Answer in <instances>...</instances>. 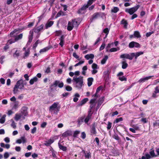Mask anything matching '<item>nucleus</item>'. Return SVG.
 Here are the masks:
<instances>
[{
  "mask_svg": "<svg viewBox=\"0 0 159 159\" xmlns=\"http://www.w3.org/2000/svg\"><path fill=\"white\" fill-rule=\"evenodd\" d=\"M73 80L77 84L76 87L78 89H80L83 85V77L80 76L78 78H76L74 77Z\"/></svg>",
  "mask_w": 159,
  "mask_h": 159,
  "instance_id": "f257e3e1",
  "label": "nucleus"
},
{
  "mask_svg": "<svg viewBox=\"0 0 159 159\" xmlns=\"http://www.w3.org/2000/svg\"><path fill=\"white\" fill-rule=\"evenodd\" d=\"M104 14V13L101 12H97L94 13L92 16L91 18L90 19V20L91 22H92L94 20L97 19L100 17H102Z\"/></svg>",
  "mask_w": 159,
  "mask_h": 159,
  "instance_id": "f03ea898",
  "label": "nucleus"
},
{
  "mask_svg": "<svg viewBox=\"0 0 159 159\" xmlns=\"http://www.w3.org/2000/svg\"><path fill=\"white\" fill-rule=\"evenodd\" d=\"M139 7L140 6L139 5H137L136 6L129 9H126L125 10V11L126 12L129 13L130 15H132L134 12L137 11L139 8Z\"/></svg>",
  "mask_w": 159,
  "mask_h": 159,
  "instance_id": "7ed1b4c3",
  "label": "nucleus"
},
{
  "mask_svg": "<svg viewBox=\"0 0 159 159\" xmlns=\"http://www.w3.org/2000/svg\"><path fill=\"white\" fill-rule=\"evenodd\" d=\"M57 104L56 102H54L49 107V111L51 112H52L53 111H55L54 113H57L59 111V110L57 108Z\"/></svg>",
  "mask_w": 159,
  "mask_h": 159,
  "instance_id": "20e7f679",
  "label": "nucleus"
},
{
  "mask_svg": "<svg viewBox=\"0 0 159 159\" xmlns=\"http://www.w3.org/2000/svg\"><path fill=\"white\" fill-rule=\"evenodd\" d=\"M23 82V80H20L17 82L16 84L15 85L13 90L14 94H15L17 93L18 91V89L19 88Z\"/></svg>",
  "mask_w": 159,
  "mask_h": 159,
  "instance_id": "39448f33",
  "label": "nucleus"
},
{
  "mask_svg": "<svg viewBox=\"0 0 159 159\" xmlns=\"http://www.w3.org/2000/svg\"><path fill=\"white\" fill-rule=\"evenodd\" d=\"M133 55H134V54L132 53H131L130 54L127 53L122 54L120 56V58H126L132 60L133 59Z\"/></svg>",
  "mask_w": 159,
  "mask_h": 159,
  "instance_id": "423d86ee",
  "label": "nucleus"
},
{
  "mask_svg": "<svg viewBox=\"0 0 159 159\" xmlns=\"http://www.w3.org/2000/svg\"><path fill=\"white\" fill-rule=\"evenodd\" d=\"M139 48L140 47V44L136 42L132 41L130 42L129 44V47L130 48H133L134 47Z\"/></svg>",
  "mask_w": 159,
  "mask_h": 159,
  "instance_id": "0eeeda50",
  "label": "nucleus"
},
{
  "mask_svg": "<svg viewBox=\"0 0 159 159\" xmlns=\"http://www.w3.org/2000/svg\"><path fill=\"white\" fill-rule=\"evenodd\" d=\"M96 125L95 123L92 124V127L90 129V133L92 135H96L97 134V132L96 131Z\"/></svg>",
  "mask_w": 159,
  "mask_h": 159,
  "instance_id": "6e6552de",
  "label": "nucleus"
},
{
  "mask_svg": "<svg viewBox=\"0 0 159 159\" xmlns=\"http://www.w3.org/2000/svg\"><path fill=\"white\" fill-rule=\"evenodd\" d=\"M44 26L43 24H41L39 26L33 29V30L35 33L40 34V32L43 29Z\"/></svg>",
  "mask_w": 159,
  "mask_h": 159,
  "instance_id": "1a4fd4ad",
  "label": "nucleus"
},
{
  "mask_svg": "<svg viewBox=\"0 0 159 159\" xmlns=\"http://www.w3.org/2000/svg\"><path fill=\"white\" fill-rule=\"evenodd\" d=\"M26 142L27 139L25 138V136H24L21 137L20 139H17L16 143L19 144H20L21 143H26Z\"/></svg>",
  "mask_w": 159,
  "mask_h": 159,
  "instance_id": "9d476101",
  "label": "nucleus"
},
{
  "mask_svg": "<svg viewBox=\"0 0 159 159\" xmlns=\"http://www.w3.org/2000/svg\"><path fill=\"white\" fill-rule=\"evenodd\" d=\"M72 132L70 130H68L62 134V137H66L68 136H72Z\"/></svg>",
  "mask_w": 159,
  "mask_h": 159,
  "instance_id": "9b49d317",
  "label": "nucleus"
},
{
  "mask_svg": "<svg viewBox=\"0 0 159 159\" xmlns=\"http://www.w3.org/2000/svg\"><path fill=\"white\" fill-rule=\"evenodd\" d=\"M96 100V98L92 99L90 100L89 102V103L90 104L89 107L90 108L93 109L95 107L97 103Z\"/></svg>",
  "mask_w": 159,
  "mask_h": 159,
  "instance_id": "f8f14e48",
  "label": "nucleus"
},
{
  "mask_svg": "<svg viewBox=\"0 0 159 159\" xmlns=\"http://www.w3.org/2000/svg\"><path fill=\"white\" fill-rule=\"evenodd\" d=\"M82 152H83L84 154V156L86 159H89L91 157V153H90L89 150V151H85L84 149L82 150Z\"/></svg>",
  "mask_w": 159,
  "mask_h": 159,
  "instance_id": "ddd939ff",
  "label": "nucleus"
},
{
  "mask_svg": "<svg viewBox=\"0 0 159 159\" xmlns=\"http://www.w3.org/2000/svg\"><path fill=\"white\" fill-rule=\"evenodd\" d=\"M154 77V76H150L148 77H146L144 78H142L140 79L139 81L138 82L140 83H143L144 82H145L148 80L149 79L151 78L152 77Z\"/></svg>",
  "mask_w": 159,
  "mask_h": 159,
  "instance_id": "4468645a",
  "label": "nucleus"
},
{
  "mask_svg": "<svg viewBox=\"0 0 159 159\" xmlns=\"http://www.w3.org/2000/svg\"><path fill=\"white\" fill-rule=\"evenodd\" d=\"M120 24L123 25L124 28L125 29L127 28L128 23L127 20L124 19H122L120 21Z\"/></svg>",
  "mask_w": 159,
  "mask_h": 159,
  "instance_id": "2eb2a0df",
  "label": "nucleus"
},
{
  "mask_svg": "<svg viewBox=\"0 0 159 159\" xmlns=\"http://www.w3.org/2000/svg\"><path fill=\"white\" fill-rule=\"evenodd\" d=\"M33 31H32L31 30H30V34L29 36V40L28 41V42H27L28 44H30L32 41L33 39Z\"/></svg>",
  "mask_w": 159,
  "mask_h": 159,
  "instance_id": "dca6fc26",
  "label": "nucleus"
},
{
  "mask_svg": "<svg viewBox=\"0 0 159 159\" xmlns=\"http://www.w3.org/2000/svg\"><path fill=\"white\" fill-rule=\"evenodd\" d=\"M27 107H23L21 108V113L24 116H26L27 115Z\"/></svg>",
  "mask_w": 159,
  "mask_h": 159,
  "instance_id": "f3484780",
  "label": "nucleus"
},
{
  "mask_svg": "<svg viewBox=\"0 0 159 159\" xmlns=\"http://www.w3.org/2000/svg\"><path fill=\"white\" fill-rule=\"evenodd\" d=\"M104 97L100 98L98 101V105L96 108V110L98 109L102 103H103L104 101Z\"/></svg>",
  "mask_w": 159,
  "mask_h": 159,
  "instance_id": "a211bd4d",
  "label": "nucleus"
},
{
  "mask_svg": "<svg viewBox=\"0 0 159 159\" xmlns=\"http://www.w3.org/2000/svg\"><path fill=\"white\" fill-rule=\"evenodd\" d=\"M132 53L134 54V55H133V58L135 57V59H137L138 57L140 55L143 54V52L140 51L137 52L136 53L132 52Z\"/></svg>",
  "mask_w": 159,
  "mask_h": 159,
  "instance_id": "6ab92c4d",
  "label": "nucleus"
},
{
  "mask_svg": "<svg viewBox=\"0 0 159 159\" xmlns=\"http://www.w3.org/2000/svg\"><path fill=\"white\" fill-rule=\"evenodd\" d=\"M74 27V25L72 22L69 21L68 24L67 30L69 31H71Z\"/></svg>",
  "mask_w": 159,
  "mask_h": 159,
  "instance_id": "aec40b11",
  "label": "nucleus"
},
{
  "mask_svg": "<svg viewBox=\"0 0 159 159\" xmlns=\"http://www.w3.org/2000/svg\"><path fill=\"white\" fill-rule=\"evenodd\" d=\"M64 38L65 37L64 35H63L61 36L60 38L59 39V40L60 41V42L59 44L62 47H63L64 45L65 42Z\"/></svg>",
  "mask_w": 159,
  "mask_h": 159,
  "instance_id": "412c9836",
  "label": "nucleus"
},
{
  "mask_svg": "<svg viewBox=\"0 0 159 159\" xmlns=\"http://www.w3.org/2000/svg\"><path fill=\"white\" fill-rule=\"evenodd\" d=\"M88 100L89 99L88 98H84L80 101V102L78 104V106H82L85 104L88 101Z\"/></svg>",
  "mask_w": 159,
  "mask_h": 159,
  "instance_id": "4be33fe9",
  "label": "nucleus"
},
{
  "mask_svg": "<svg viewBox=\"0 0 159 159\" xmlns=\"http://www.w3.org/2000/svg\"><path fill=\"white\" fill-rule=\"evenodd\" d=\"M53 21H50L48 22L46 24L45 28L48 29V28L51 27L53 24Z\"/></svg>",
  "mask_w": 159,
  "mask_h": 159,
  "instance_id": "5701e85b",
  "label": "nucleus"
},
{
  "mask_svg": "<svg viewBox=\"0 0 159 159\" xmlns=\"http://www.w3.org/2000/svg\"><path fill=\"white\" fill-rule=\"evenodd\" d=\"M38 80V78L36 77L35 76L30 80L29 82L30 84L31 85H32L34 84V82L37 81Z\"/></svg>",
  "mask_w": 159,
  "mask_h": 159,
  "instance_id": "b1692460",
  "label": "nucleus"
},
{
  "mask_svg": "<svg viewBox=\"0 0 159 159\" xmlns=\"http://www.w3.org/2000/svg\"><path fill=\"white\" fill-rule=\"evenodd\" d=\"M94 57V55L92 54H87L84 57L87 59L89 60V59H93Z\"/></svg>",
  "mask_w": 159,
  "mask_h": 159,
  "instance_id": "393cba45",
  "label": "nucleus"
},
{
  "mask_svg": "<svg viewBox=\"0 0 159 159\" xmlns=\"http://www.w3.org/2000/svg\"><path fill=\"white\" fill-rule=\"evenodd\" d=\"M88 85L89 87L92 84L93 79L92 77L89 78L88 79Z\"/></svg>",
  "mask_w": 159,
  "mask_h": 159,
  "instance_id": "a878e982",
  "label": "nucleus"
},
{
  "mask_svg": "<svg viewBox=\"0 0 159 159\" xmlns=\"http://www.w3.org/2000/svg\"><path fill=\"white\" fill-rule=\"evenodd\" d=\"M59 148L64 151H66L67 150V147L61 145L60 143H58Z\"/></svg>",
  "mask_w": 159,
  "mask_h": 159,
  "instance_id": "bb28decb",
  "label": "nucleus"
},
{
  "mask_svg": "<svg viewBox=\"0 0 159 159\" xmlns=\"http://www.w3.org/2000/svg\"><path fill=\"white\" fill-rule=\"evenodd\" d=\"M118 128L120 131H121L122 130H124L126 132H128V131L126 130V128L124 125H119L118 126Z\"/></svg>",
  "mask_w": 159,
  "mask_h": 159,
  "instance_id": "cd10ccee",
  "label": "nucleus"
},
{
  "mask_svg": "<svg viewBox=\"0 0 159 159\" xmlns=\"http://www.w3.org/2000/svg\"><path fill=\"white\" fill-rule=\"evenodd\" d=\"M23 35L22 34H20L17 36H15V41H17L21 39L22 38Z\"/></svg>",
  "mask_w": 159,
  "mask_h": 159,
  "instance_id": "c85d7f7f",
  "label": "nucleus"
},
{
  "mask_svg": "<svg viewBox=\"0 0 159 159\" xmlns=\"http://www.w3.org/2000/svg\"><path fill=\"white\" fill-rule=\"evenodd\" d=\"M92 116L90 115H88L84 120V122L85 124H88L89 120L91 119Z\"/></svg>",
  "mask_w": 159,
  "mask_h": 159,
  "instance_id": "c756f323",
  "label": "nucleus"
},
{
  "mask_svg": "<svg viewBox=\"0 0 159 159\" xmlns=\"http://www.w3.org/2000/svg\"><path fill=\"white\" fill-rule=\"evenodd\" d=\"M122 65V68L123 69H125L128 66V64L126 63L125 61H123L121 62Z\"/></svg>",
  "mask_w": 159,
  "mask_h": 159,
  "instance_id": "7c9ffc66",
  "label": "nucleus"
},
{
  "mask_svg": "<svg viewBox=\"0 0 159 159\" xmlns=\"http://www.w3.org/2000/svg\"><path fill=\"white\" fill-rule=\"evenodd\" d=\"M134 37L139 38L141 37V35L139 31H134Z\"/></svg>",
  "mask_w": 159,
  "mask_h": 159,
  "instance_id": "2f4dec72",
  "label": "nucleus"
},
{
  "mask_svg": "<svg viewBox=\"0 0 159 159\" xmlns=\"http://www.w3.org/2000/svg\"><path fill=\"white\" fill-rule=\"evenodd\" d=\"M21 117V115L20 114H16L14 117V119L16 121H18Z\"/></svg>",
  "mask_w": 159,
  "mask_h": 159,
  "instance_id": "473e14b6",
  "label": "nucleus"
},
{
  "mask_svg": "<svg viewBox=\"0 0 159 159\" xmlns=\"http://www.w3.org/2000/svg\"><path fill=\"white\" fill-rule=\"evenodd\" d=\"M119 10V9L117 7H114L113 9H111V12L116 13Z\"/></svg>",
  "mask_w": 159,
  "mask_h": 159,
  "instance_id": "72a5a7b5",
  "label": "nucleus"
},
{
  "mask_svg": "<svg viewBox=\"0 0 159 159\" xmlns=\"http://www.w3.org/2000/svg\"><path fill=\"white\" fill-rule=\"evenodd\" d=\"M108 59V56L107 55L105 56L101 60V63L102 64H105Z\"/></svg>",
  "mask_w": 159,
  "mask_h": 159,
  "instance_id": "f704fd0d",
  "label": "nucleus"
},
{
  "mask_svg": "<svg viewBox=\"0 0 159 159\" xmlns=\"http://www.w3.org/2000/svg\"><path fill=\"white\" fill-rule=\"evenodd\" d=\"M75 97L73 98V101L75 102H76L78 100V98L77 97H79L80 95L78 93H76L75 95Z\"/></svg>",
  "mask_w": 159,
  "mask_h": 159,
  "instance_id": "c9c22d12",
  "label": "nucleus"
},
{
  "mask_svg": "<svg viewBox=\"0 0 159 159\" xmlns=\"http://www.w3.org/2000/svg\"><path fill=\"white\" fill-rule=\"evenodd\" d=\"M80 131L79 130H76L74 132L73 136L74 138H77L78 135L80 133Z\"/></svg>",
  "mask_w": 159,
  "mask_h": 159,
  "instance_id": "e433bc0d",
  "label": "nucleus"
},
{
  "mask_svg": "<svg viewBox=\"0 0 159 159\" xmlns=\"http://www.w3.org/2000/svg\"><path fill=\"white\" fill-rule=\"evenodd\" d=\"M19 30V29L18 30L17 29H15L13 31H11L10 33V36L11 37H15V36H14L15 35H14V34L16 32L18 31Z\"/></svg>",
  "mask_w": 159,
  "mask_h": 159,
  "instance_id": "4c0bfd02",
  "label": "nucleus"
},
{
  "mask_svg": "<svg viewBox=\"0 0 159 159\" xmlns=\"http://www.w3.org/2000/svg\"><path fill=\"white\" fill-rule=\"evenodd\" d=\"M71 22L73 23L74 26H78L79 25V22L75 19L72 20Z\"/></svg>",
  "mask_w": 159,
  "mask_h": 159,
  "instance_id": "58836bf2",
  "label": "nucleus"
},
{
  "mask_svg": "<svg viewBox=\"0 0 159 159\" xmlns=\"http://www.w3.org/2000/svg\"><path fill=\"white\" fill-rule=\"evenodd\" d=\"M6 116L5 115H3L1 118L0 119V123L2 124H3L5 121V117Z\"/></svg>",
  "mask_w": 159,
  "mask_h": 159,
  "instance_id": "ea45409f",
  "label": "nucleus"
},
{
  "mask_svg": "<svg viewBox=\"0 0 159 159\" xmlns=\"http://www.w3.org/2000/svg\"><path fill=\"white\" fill-rule=\"evenodd\" d=\"M50 48H49L48 47H47L41 49L39 51V52L40 53H41L42 52H45L46 51H48V50H49L50 49Z\"/></svg>",
  "mask_w": 159,
  "mask_h": 159,
  "instance_id": "a19ab883",
  "label": "nucleus"
},
{
  "mask_svg": "<svg viewBox=\"0 0 159 159\" xmlns=\"http://www.w3.org/2000/svg\"><path fill=\"white\" fill-rule=\"evenodd\" d=\"M20 55V53L17 50H16L15 52L13 54V57L15 58L18 57Z\"/></svg>",
  "mask_w": 159,
  "mask_h": 159,
  "instance_id": "79ce46f5",
  "label": "nucleus"
},
{
  "mask_svg": "<svg viewBox=\"0 0 159 159\" xmlns=\"http://www.w3.org/2000/svg\"><path fill=\"white\" fill-rule=\"evenodd\" d=\"M65 15L64 13L62 11H60L57 14V17H59L61 16H64Z\"/></svg>",
  "mask_w": 159,
  "mask_h": 159,
  "instance_id": "37998d69",
  "label": "nucleus"
},
{
  "mask_svg": "<svg viewBox=\"0 0 159 159\" xmlns=\"http://www.w3.org/2000/svg\"><path fill=\"white\" fill-rule=\"evenodd\" d=\"M39 40L38 39L35 42L33 46V48L34 49H35L36 48L38 44L39 43Z\"/></svg>",
  "mask_w": 159,
  "mask_h": 159,
  "instance_id": "c03bdc74",
  "label": "nucleus"
},
{
  "mask_svg": "<svg viewBox=\"0 0 159 159\" xmlns=\"http://www.w3.org/2000/svg\"><path fill=\"white\" fill-rule=\"evenodd\" d=\"M153 126L155 127L158 126L159 128V120H158L153 123Z\"/></svg>",
  "mask_w": 159,
  "mask_h": 159,
  "instance_id": "a18cd8bd",
  "label": "nucleus"
},
{
  "mask_svg": "<svg viewBox=\"0 0 159 159\" xmlns=\"http://www.w3.org/2000/svg\"><path fill=\"white\" fill-rule=\"evenodd\" d=\"M112 124L110 121H108L107 125V130L110 129L112 126Z\"/></svg>",
  "mask_w": 159,
  "mask_h": 159,
  "instance_id": "49530a36",
  "label": "nucleus"
},
{
  "mask_svg": "<svg viewBox=\"0 0 159 159\" xmlns=\"http://www.w3.org/2000/svg\"><path fill=\"white\" fill-rule=\"evenodd\" d=\"M110 30L108 28H106L103 30V32L106 34H108Z\"/></svg>",
  "mask_w": 159,
  "mask_h": 159,
  "instance_id": "de8ad7c7",
  "label": "nucleus"
},
{
  "mask_svg": "<svg viewBox=\"0 0 159 159\" xmlns=\"http://www.w3.org/2000/svg\"><path fill=\"white\" fill-rule=\"evenodd\" d=\"M119 79L121 81L127 80V78L125 77L124 76H123L122 77H119Z\"/></svg>",
  "mask_w": 159,
  "mask_h": 159,
  "instance_id": "09e8293b",
  "label": "nucleus"
},
{
  "mask_svg": "<svg viewBox=\"0 0 159 159\" xmlns=\"http://www.w3.org/2000/svg\"><path fill=\"white\" fill-rule=\"evenodd\" d=\"M84 117H81L79 118L78 120V122L79 123L82 122L84 121Z\"/></svg>",
  "mask_w": 159,
  "mask_h": 159,
  "instance_id": "8fccbe9b",
  "label": "nucleus"
},
{
  "mask_svg": "<svg viewBox=\"0 0 159 159\" xmlns=\"http://www.w3.org/2000/svg\"><path fill=\"white\" fill-rule=\"evenodd\" d=\"M88 7V5H87L86 4H85L80 9V10H82V11H84Z\"/></svg>",
  "mask_w": 159,
  "mask_h": 159,
  "instance_id": "3c124183",
  "label": "nucleus"
},
{
  "mask_svg": "<svg viewBox=\"0 0 159 159\" xmlns=\"http://www.w3.org/2000/svg\"><path fill=\"white\" fill-rule=\"evenodd\" d=\"M149 153H150V155L152 157H156L157 156V155H156L155 154V153H154V150H151L150 152Z\"/></svg>",
  "mask_w": 159,
  "mask_h": 159,
  "instance_id": "603ef678",
  "label": "nucleus"
},
{
  "mask_svg": "<svg viewBox=\"0 0 159 159\" xmlns=\"http://www.w3.org/2000/svg\"><path fill=\"white\" fill-rule=\"evenodd\" d=\"M52 149H51L50 151H51L52 152V155L53 157L56 158L57 157V156L55 154V152L53 150V148L52 147H51Z\"/></svg>",
  "mask_w": 159,
  "mask_h": 159,
  "instance_id": "864d4df0",
  "label": "nucleus"
},
{
  "mask_svg": "<svg viewBox=\"0 0 159 159\" xmlns=\"http://www.w3.org/2000/svg\"><path fill=\"white\" fill-rule=\"evenodd\" d=\"M65 89L66 91H71L72 89V88L71 86H70L69 85L66 86V87Z\"/></svg>",
  "mask_w": 159,
  "mask_h": 159,
  "instance_id": "5fc2aeb1",
  "label": "nucleus"
},
{
  "mask_svg": "<svg viewBox=\"0 0 159 159\" xmlns=\"http://www.w3.org/2000/svg\"><path fill=\"white\" fill-rule=\"evenodd\" d=\"M140 121L141 122L143 123L144 124L148 122L147 118H142L141 119Z\"/></svg>",
  "mask_w": 159,
  "mask_h": 159,
  "instance_id": "6e6d98bb",
  "label": "nucleus"
},
{
  "mask_svg": "<svg viewBox=\"0 0 159 159\" xmlns=\"http://www.w3.org/2000/svg\"><path fill=\"white\" fill-rule=\"evenodd\" d=\"M113 138H114L115 139H116V140H118L119 139V136L116 134H114V135L113 136Z\"/></svg>",
  "mask_w": 159,
  "mask_h": 159,
  "instance_id": "4d7b16f0",
  "label": "nucleus"
},
{
  "mask_svg": "<svg viewBox=\"0 0 159 159\" xmlns=\"http://www.w3.org/2000/svg\"><path fill=\"white\" fill-rule=\"evenodd\" d=\"M59 82H60L58 80H55L53 84L52 85V86H55V87H56L58 85V84Z\"/></svg>",
  "mask_w": 159,
  "mask_h": 159,
  "instance_id": "13d9d810",
  "label": "nucleus"
},
{
  "mask_svg": "<svg viewBox=\"0 0 159 159\" xmlns=\"http://www.w3.org/2000/svg\"><path fill=\"white\" fill-rule=\"evenodd\" d=\"M86 137V134L84 132H83L81 133V137L83 139H84Z\"/></svg>",
  "mask_w": 159,
  "mask_h": 159,
  "instance_id": "bf43d9fd",
  "label": "nucleus"
},
{
  "mask_svg": "<svg viewBox=\"0 0 159 159\" xmlns=\"http://www.w3.org/2000/svg\"><path fill=\"white\" fill-rule=\"evenodd\" d=\"M92 68L93 70H95L98 69V65L95 63L93 64L92 66Z\"/></svg>",
  "mask_w": 159,
  "mask_h": 159,
  "instance_id": "052dcab7",
  "label": "nucleus"
},
{
  "mask_svg": "<svg viewBox=\"0 0 159 159\" xmlns=\"http://www.w3.org/2000/svg\"><path fill=\"white\" fill-rule=\"evenodd\" d=\"M5 56L2 55L1 56L0 58V63L1 64H2L4 62L3 60L5 58Z\"/></svg>",
  "mask_w": 159,
  "mask_h": 159,
  "instance_id": "680f3d73",
  "label": "nucleus"
},
{
  "mask_svg": "<svg viewBox=\"0 0 159 159\" xmlns=\"http://www.w3.org/2000/svg\"><path fill=\"white\" fill-rule=\"evenodd\" d=\"M117 51V49L116 48H113L110 49L108 52H115Z\"/></svg>",
  "mask_w": 159,
  "mask_h": 159,
  "instance_id": "e2e57ef3",
  "label": "nucleus"
},
{
  "mask_svg": "<svg viewBox=\"0 0 159 159\" xmlns=\"http://www.w3.org/2000/svg\"><path fill=\"white\" fill-rule=\"evenodd\" d=\"M105 46V43H102V44L101 45V47L100 48L99 50L100 51H101V50H103Z\"/></svg>",
  "mask_w": 159,
  "mask_h": 159,
  "instance_id": "0e129e2a",
  "label": "nucleus"
},
{
  "mask_svg": "<svg viewBox=\"0 0 159 159\" xmlns=\"http://www.w3.org/2000/svg\"><path fill=\"white\" fill-rule=\"evenodd\" d=\"M123 120L122 117H120L119 118H116L115 120V121L116 123H117L120 121H122Z\"/></svg>",
  "mask_w": 159,
  "mask_h": 159,
  "instance_id": "69168bd1",
  "label": "nucleus"
},
{
  "mask_svg": "<svg viewBox=\"0 0 159 159\" xmlns=\"http://www.w3.org/2000/svg\"><path fill=\"white\" fill-rule=\"evenodd\" d=\"M154 92L155 93H159V89L158 86H157L155 88V91Z\"/></svg>",
  "mask_w": 159,
  "mask_h": 159,
  "instance_id": "338daca9",
  "label": "nucleus"
},
{
  "mask_svg": "<svg viewBox=\"0 0 159 159\" xmlns=\"http://www.w3.org/2000/svg\"><path fill=\"white\" fill-rule=\"evenodd\" d=\"M47 125V123L46 122H43L41 125V127L42 128H45Z\"/></svg>",
  "mask_w": 159,
  "mask_h": 159,
  "instance_id": "774afa93",
  "label": "nucleus"
}]
</instances>
